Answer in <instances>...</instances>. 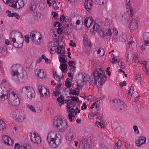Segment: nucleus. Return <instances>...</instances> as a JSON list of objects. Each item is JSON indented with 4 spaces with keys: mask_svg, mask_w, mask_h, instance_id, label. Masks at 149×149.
Listing matches in <instances>:
<instances>
[{
    "mask_svg": "<svg viewBox=\"0 0 149 149\" xmlns=\"http://www.w3.org/2000/svg\"><path fill=\"white\" fill-rule=\"evenodd\" d=\"M22 67L17 64L13 65L11 67V74L13 75L12 79L18 83H23L26 79L27 74L26 73H21L18 76V71L22 70Z\"/></svg>",
    "mask_w": 149,
    "mask_h": 149,
    "instance_id": "obj_1",
    "label": "nucleus"
},
{
    "mask_svg": "<svg viewBox=\"0 0 149 149\" xmlns=\"http://www.w3.org/2000/svg\"><path fill=\"white\" fill-rule=\"evenodd\" d=\"M99 71L97 70L94 71L93 74H92L91 77L90 78L89 83L91 85H93L94 84H96L97 82L100 83V85H102L104 83L106 80V77L102 72V71H101V69L100 68Z\"/></svg>",
    "mask_w": 149,
    "mask_h": 149,
    "instance_id": "obj_2",
    "label": "nucleus"
},
{
    "mask_svg": "<svg viewBox=\"0 0 149 149\" xmlns=\"http://www.w3.org/2000/svg\"><path fill=\"white\" fill-rule=\"evenodd\" d=\"M47 141L50 146L52 148H56L61 143V138L57 136L56 133L51 131L48 134Z\"/></svg>",
    "mask_w": 149,
    "mask_h": 149,
    "instance_id": "obj_3",
    "label": "nucleus"
},
{
    "mask_svg": "<svg viewBox=\"0 0 149 149\" xmlns=\"http://www.w3.org/2000/svg\"><path fill=\"white\" fill-rule=\"evenodd\" d=\"M8 103L14 106H18L20 103V100L17 94L11 88L9 89Z\"/></svg>",
    "mask_w": 149,
    "mask_h": 149,
    "instance_id": "obj_4",
    "label": "nucleus"
},
{
    "mask_svg": "<svg viewBox=\"0 0 149 149\" xmlns=\"http://www.w3.org/2000/svg\"><path fill=\"white\" fill-rule=\"evenodd\" d=\"M20 92L22 94H26V99L28 101H31L35 95L34 89L30 86L23 87Z\"/></svg>",
    "mask_w": 149,
    "mask_h": 149,
    "instance_id": "obj_5",
    "label": "nucleus"
},
{
    "mask_svg": "<svg viewBox=\"0 0 149 149\" xmlns=\"http://www.w3.org/2000/svg\"><path fill=\"white\" fill-rule=\"evenodd\" d=\"M30 36L32 42L35 45H39L41 43L42 41L41 36L39 32L36 31H33L30 33Z\"/></svg>",
    "mask_w": 149,
    "mask_h": 149,
    "instance_id": "obj_6",
    "label": "nucleus"
},
{
    "mask_svg": "<svg viewBox=\"0 0 149 149\" xmlns=\"http://www.w3.org/2000/svg\"><path fill=\"white\" fill-rule=\"evenodd\" d=\"M13 115L15 119L17 122H22L26 118L24 112L19 111L17 109L14 111Z\"/></svg>",
    "mask_w": 149,
    "mask_h": 149,
    "instance_id": "obj_7",
    "label": "nucleus"
},
{
    "mask_svg": "<svg viewBox=\"0 0 149 149\" xmlns=\"http://www.w3.org/2000/svg\"><path fill=\"white\" fill-rule=\"evenodd\" d=\"M22 37V34L19 32L16 31H12L10 34V39L13 43V45L16 47H19L17 45L16 43V39Z\"/></svg>",
    "mask_w": 149,
    "mask_h": 149,
    "instance_id": "obj_8",
    "label": "nucleus"
},
{
    "mask_svg": "<svg viewBox=\"0 0 149 149\" xmlns=\"http://www.w3.org/2000/svg\"><path fill=\"white\" fill-rule=\"evenodd\" d=\"M29 136L31 141L34 143H40L41 142V138L38 134L32 132L30 133Z\"/></svg>",
    "mask_w": 149,
    "mask_h": 149,
    "instance_id": "obj_9",
    "label": "nucleus"
},
{
    "mask_svg": "<svg viewBox=\"0 0 149 149\" xmlns=\"http://www.w3.org/2000/svg\"><path fill=\"white\" fill-rule=\"evenodd\" d=\"M39 91L40 94L42 97H48L49 96V90L44 86H40L38 87Z\"/></svg>",
    "mask_w": 149,
    "mask_h": 149,
    "instance_id": "obj_10",
    "label": "nucleus"
},
{
    "mask_svg": "<svg viewBox=\"0 0 149 149\" xmlns=\"http://www.w3.org/2000/svg\"><path fill=\"white\" fill-rule=\"evenodd\" d=\"M87 139H83L79 143L80 149H88L90 147V145L88 142Z\"/></svg>",
    "mask_w": 149,
    "mask_h": 149,
    "instance_id": "obj_11",
    "label": "nucleus"
},
{
    "mask_svg": "<svg viewBox=\"0 0 149 149\" xmlns=\"http://www.w3.org/2000/svg\"><path fill=\"white\" fill-rule=\"evenodd\" d=\"M61 118L62 117L61 116L55 118L53 122V125L54 127L58 128L63 121Z\"/></svg>",
    "mask_w": 149,
    "mask_h": 149,
    "instance_id": "obj_12",
    "label": "nucleus"
},
{
    "mask_svg": "<svg viewBox=\"0 0 149 149\" xmlns=\"http://www.w3.org/2000/svg\"><path fill=\"white\" fill-rule=\"evenodd\" d=\"M93 3L92 0H86L84 3V6L87 11H89L91 9Z\"/></svg>",
    "mask_w": 149,
    "mask_h": 149,
    "instance_id": "obj_13",
    "label": "nucleus"
},
{
    "mask_svg": "<svg viewBox=\"0 0 149 149\" xmlns=\"http://www.w3.org/2000/svg\"><path fill=\"white\" fill-rule=\"evenodd\" d=\"M129 25L131 29L134 30L136 29L138 26L137 20L136 19H132L131 20Z\"/></svg>",
    "mask_w": 149,
    "mask_h": 149,
    "instance_id": "obj_14",
    "label": "nucleus"
},
{
    "mask_svg": "<svg viewBox=\"0 0 149 149\" xmlns=\"http://www.w3.org/2000/svg\"><path fill=\"white\" fill-rule=\"evenodd\" d=\"M146 138L144 137H139L138 139L135 141L136 144L138 146H140L146 143Z\"/></svg>",
    "mask_w": 149,
    "mask_h": 149,
    "instance_id": "obj_15",
    "label": "nucleus"
},
{
    "mask_svg": "<svg viewBox=\"0 0 149 149\" xmlns=\"http://www.w3.org/2000/svg\"><path fill=\"white\" fill-rule=\"evenodd\" d=\"M35 74L40 79L45 78L46 77V74H44V71L42 69H36L35 70Z\"/></svg>",
    "mask_w": 149,
    "mask_h": 149,
    "instance_id": "obj_16",
    "label": "nucleus"
},
{
    "mask_svg": "<svg viewBox=\"0 0 149 149\" xmlns=\"http://www.w3.org/2000/svg\"><path fill=\"white\" fill-rule=\"evenodd\" d=\"M5 91L0 95V102H4L8 98V93L6 92L7 90L4 88Z\"/></svg>",
    "mask_w": 149,
    "mask_h": 149,
    "instance_id": "obj_17",
    "label": "nucleus"
},
{
    "mask_svg": "<svg viewBox=\"0 0 149 149\" xmlns=\"http://www.w3.org/2000/svg\"><path fill=\"white\" fill-rule=\"evenodd\" d=\"M18 0H6L5 3L8 4L9 6L16 7L17 6V3Z\"/></svg>",
    "mask_w": 149,
    "mask_h": 149,
    "instance_id": "obj_18",
    "label": "nucleus"
},
{
    "mask_svg": "<svg viewBox=\"0 0 149 149\" xmlns=\"http://www.w3.org/2000/svg\"><path fill=\"white\" fill-rule=\"evenodd\" d=\"M64 102L67 104V107L68 109L74 108L75 106V102H72L69 99L65 100Z\"/></svg>",
    "mask_w": 149,
    "mask_h": 149,
    "instance_id": "obj_19",
    "label": "nucleus"
},
{
    "mask_svg": "<svg viewBox=\"0 0 149 149\" xmlns=\"http://www.w3.org/2000/svg\"><path fill=\"white\" fill-rule=\"evenodd\" d=\"M2 139L5 144L9 146H12L13 145V143L12 141H10V143H9V141L11 140V138L7 135H4Z\"/></svg>",
    "mask_w": 149,
    "mask_h": 149,
    "instance_id": "obj_20",
    "label": "nucleus"
},
{
    "mask_svg": "<svg viewBox=\"0 0 149 149\" xmlns=\"http://www.w3.org/2000/svg\"><path fill=\"white\" fill-rule=\"evenodd\" d=\"M93 20L92 17L86 18L84 21L85 25L87 27H90L93 24Z\"/></svg>",
    "mask_w": 149,
    "mask_h": 149,
    "instance_id": "obj_21",
    "label": "nucleus"
},
{
    "mask_svg": "<svg viewBox=\"0 0 149 149\" xmlns=\"http://www.w3.org/2000/svg\"><path fill=\"white\" fill-rule=\"evenodd\" d=\"M68 127L66 122L64 121H63L61 124L58 128L59 131L61 132H63L67 129Z\"/></svg>",
    "mask_w": 149,
    "mask_h": 149,
    "instance_id": "obj_22",
    "label": "nucleus"
},
{
    "mask_svg": "<svg viewBox=\"0 0 149 149\" xmlns=\"http://www.w3.org/2000/svg\"><path fill=\"white\" fill-rule=\"evenodd\" d=\"M143 42L145 45L149 44V32H146L143 36Z\"/></svg>",
    "mask_w": 149,
    "mask_h": 149,
    "instance_id": "obj_23",
    "label": "nucleus"
},
{
    "mask_svg": "<svg viewBox=\"0 0 149 149\" xmlns=\"http://www.w3.org/2000/svg\"><path fill=\"white\" fill-rule=\"evenodd\" d=\"M122 102H123V101L118 99H114L113 100V105L117 109H119L121 105Z\"/></svg>",
    "mask_w": 149,
    "mask_h": 149,
    "instance_id": "obj_24",
    "label": "nucleus"
},
{
    "mask_svg": "<svg viewBox=\"0 0 149 149\" xmlns=\"http://www.w3.org/2000/svg\"><path fill=\"white\" fill-rule=\"evenodd\" d=\"M75 137V134L73 132H70L67 134L66 138L69 141L74 140Z\"/></svg>",
    "mask_w": 149,
    "mask_h": 149,
    "instance_id": "obj_25",
    "label": "nucleus"
},
{
    "mask_svg": "<svg viewBox=\"0 0 149 149\" xmlns=\"http://www.w3.org/2000/svg\"><path fill=\"white\" fill-rule=\"evenodd\" d=\"M36 7V3L33 1H32L30 6V10L31 11H34Z\"/></svg>",
    "mask_w": 149,
    "mask_h": 149,
    "instance_id": "obj_26",
    "label": "nucleus"
},
{
    "mask_svg": "<svg viewBox=\"0 0 149 149\" xmlns=\"http://www.w3.org/2000/svg\"><path fill=\"white\" fill-rule=\"evenodd\" d=\"M100 26L97 23H95L93 26V31L92 33V34L94 35L96 32H97L99 29Z\"/></svg>",
    "mask_w": 149,
    "mask_h": 149,
    "instance_id": "obj_27",
    "label": "nucleus"
},
{
    "mask_svg": "<svg viewBox=\"0 0 149 149\" xmlns=\"http://www.w3.org/2000/svg\"><path fill=\"white\" fill-rule=\"evenodd\" d=\"M6 128V124L2 120H0V130H5Z\"/></svg>",
    "mask_w": 149,
    "mask_h": 149,
    "instance_id": "obj_28",
    "label": "nucleus"
},
{
    "mask_svg": "<svg viewBox=\"0 0 149 149\" xmlns=\"http://www.w3.org/2000/svg\"><path fill=\"white\" fill-rule=\"evenodd\" d=\"M84 43L86 46H88L90 47L91 46V42L88 41L87 38L85 37L84 36Z\"/></svg>",
    "mask_w": 149,
    "mask_h": 149,
    "instance_id": "obj_29",
    "label": "nucleus"
},
{
    "mask_svg": "<svg viewBox=\"0 0 149 149\" xmlns=\"http://www.w3.org/2000/svg\"><path fill=\"white\" fill-rule=\"evenodd\" d=\"M27 107L31 111L34 113H36V107L37 110H39V109H37V107L36 106V107H35L32 105H28L27 106Z\"/></svg>",
    "mask_w": 149,
    "mask_h": 149,
    "instance_id": "obj_30",
    "label": "nucleus"
},
{
    "mask_svg": "<svg viewBox=\"0 0 149 149\" xmlns=\"http://www.w3.org/2000/svg\"><path fill=\"white\" fill-rule=\"evenodd\" d=\"M121 105L118 109H119L120 111H123L127 110V106L126 104H124L123 102H122Z\"/></svg>",
    "mask_w": 149,
    "mask_h": 149,
    "instance_id": "obj_31",
    "label": "nucleus"
},
{
    "mask_svg": "<svg viewBox=\"0 0 149 149\" xmlns=\"http://www.w3.org/2000/svg\"><path fill=\"white\" fill-rule=\"evenodd\" d=\"M8 16L9 17H15L16 19H19V15L16 13H12L11 14H8Z\"/></svg>",
    "mask_w": 149,
    "mask_h": 149,
    "instance_id": "obj_32",
    "label": "nucleus"
},
{
    "mask_svg": "<svg viewBox=\"0 0 149 149\" xmlns=\"http://www.w3.org/2000/svg\"><path fill=\"white\" fill-rule=\"evenodd\" d=\"M121 145V141L120 140L118 141L114 146V149H120Z\"/></svg>",
    "mask_w": 149,
    "mask_h": 149,
    "instance_id": "obj_33",
    "label": "nucleus"
},
{
    "mask_svg": "<svg viewBox=\"0 0 149 149\" xmlns=\"http://www.w3.org/2000/svg\"><path fill=\"white\" fill-rule=\"evenodd\" d=\"M53 76L55 79L58 81H59L60 80V78L59 76L58 75L56 72L54 71H53Z\"/></svg>",
    "mask_w": 149,
    "mask_h": 149,
    "instance_id": "obj_34",
    "label": "nucleus"
},
{
    "mask_svg": "<svg viewBox=\"0 0 149 149\" xmlns=\"http://www.w3.org/2000/svg\"><path fill=\"white\" fill-rule=\"evenodd\" d=\"M57 100L58 102L60 103H61V104H64V103H65L64 101L65 102V100L63 98V97L62 95L57 98Z\"/></svg>",
    "mask_w": 149,
    "mask_h": 149,
    "instance_id": "obj_35",
    "label": "nucleus"
},
{
    "mask_svg": "<svg viewBox=\"0 0 149 149\" xmlns=\"http://www.w3.org/2000/svg\"><path fill=\"white\" fill-rule=\"evenodd\" d=\"M70 97L71 98V100L72 102H76L77 103H78L79 102V100L78 97L71 96Z\"/></svg>",
    "mask_w": 149,
    "mask_h": 149,
    "instance_id": "obj_36",
    "label": "nucleus"
},
{
    "mask_svg": "<svg viewBox=\"0 0 149 149\" xmlns=\"http://www.w3.org/2000/svg\"><path fill=\"white\" fill-rule=\"evenodd\" d=\"M68 65L66 64L63 63L60 65V68L61 70H67Z\"/></svg>",
    "mask_w": 149,
    "mask_h": 149,
    "instance_id": "obj_37",
    "label": "nucleus"
},
{
    "mask_svg": "<svg viewBox=\"0 0 149 149\" xmlns=\"http://www.w3.org/2000/svg\"><path fill=\"white\" fill-rule=\"evenodd\" d=\"M118 63L120 68L123 69L125 67V64L124 63L122 62L121 61H118Z\"/></svg>",
    "mask_w": 149,
    "mask_h": 149,
    "instance_id": "obj_38",
    "label": "nucleus"
},
{
    "mask_svg": "<svg viewBox=\"0 0 149 149\" xmlns=\"http://www.w3.org/2000/svg\"><path fill=\"white\" fill-rule=\"evenodd\" d=\"M83 79L85 81H89L90 79L89 76L88 75L84 74L83 76Z\"/></svg>",
    "mask_w": 149,
    "mask_h": 149,
    "instance_id": "obj_39",
    "label": "nucleus"
},
{
    "mask_svg": "<svg viewBox=\"0 0 149 149\" xmlns=\"http://www.w3.org/2000/svg\"><path fill=\"white\" fill-rule=\"evenodd\" d=\"M18 4L19 5V8H22L24 6V2L23 0H20V1L18 2H18L17 3V5Z\"/></svg>",
    "mask_w": 149,
    "mask_h": 149,
    "instance_id": "obj_40",
    "label": "nucleus"
},
{
    "mask_svg": "<svg viewBox=\"0 0 149 149\" xmlns=\"http://www.w3.org/2000/svg\"><path fill=\"white\" fill-rule=\"evenodd\" d=\"M70 91V92L71 94L73 95H78L79 94V91H77L76 90H74L72 91L71 92V91Z\"/></svg>",
    "mask_w": 149,
    "mask_h": 149,
    "instance_id": "obj_41",
    "label": "nucleus"
},
{
    "mask_svg": "<svg viewBox=\"0 0 149 149\" xmlns=\"http://www.w3.org/2000/svg\"><path fill=\"white\" fill-rule=\"evenodd\" d=\"M142 69L146 74L147 75L149 74V71L148 70L146 66L142 67Z\"/></svg>",
    "mask_w": 149,
    "mask_h": 149,
    "instance_id": "obj_42",
    "label": "nucleus"
},
{
    "mask_svg": "<svg viewBox=\"0 0 149 149\" xmlns=\"http://www.w3.org/2000/svg\"><path fill=\"white\" fill-rule=\"evenodd\" d=\"M135 79L138 80L139 82L141 81V75L139 74H136L135 76Z\"/></svg>",
    "mask_w": 149,
    "mask_h": 149,
    "instance_id": "obj_43",
    "label": "nucleus"
},
{
    "mask_svg": "<svg viewBox=\"0 0 149 149\" xmlns=\"http://www.w3.org/2000/svg\"><path fill=\"white\" fill-rule=\"evenodd\" d=\"M69 110L68 111L70 115H72L75 112V110L73 108H70L69 109H68Z\"/></svg>",
    "mask_w": 149,
    "mask_h": 149,
    "instance_id": "obj_44",
    "label": "nucleus"
},
{
    "mask_svg": "<svg viewBox=\"0 0 149 149\" xmlns=\"http://www.w3.org/2000/svg\"><path fill=\"white\" fill-rule=\"evenodd\" d=\"M59 61L60 62L62 63H65L67 62V60L65 59L63 57H61L59 58Z\"/></svg>",
    "mask_w": 149,
    "mask_h": 149,
    "instance_id": "obj_45",
    "label": "nucleus"
},
{
    "mask_svg": "<svg viewBox=\"0 0 149 149\" xmlns=\"http://www.w3.org/2000/svg\"><path fill=\"white\" fill-rule=\"evenodd\" d=\"M95 125L98 127L104 128V125L102 123L98 121H97L96 122Z\"/></svg>",
    "mask_w": 149,
    "mask_h": 149,
    "instance_id": "obj_46",
    "label": "nucleus"
},
{
    "mask_svg": "<svg viewBox=\"0 0 149 149\" xmlns=\"http://www.w3.org/2000/svg\"><path fill=\"white\" fill-rule=\"evenodd\" d=\"M71 82L68 80H67L65 81V85L67 88H70L71 87Z\"/></svg>",
    "mask_w": 149,
    "mask_h": 149,
    "instance_id": "obj_47",
    "label": "nucleus"
},
{
    "mask_svg": "<svg viewBox=\"0 0 149 149\" xmlns=\"http://www.w3.org/2000/svg\"><path fill=\"white\" fill-rule=\"evenodd\" d=\"M133 128L135 133L137 134H139V131L138 130V128L137 126H134Z\"/></svg>",
    "mask_w": 149,
    "mask_h": 149,
    "instance_id": "obj_48",
    "label": "nucleus"
},
{
    "mask_svg": "<svg viewBox=\"0 0 149 149\" xmlns=\"http://www.w3.org/2000/svg\"><path fill=\"white\" fill-rule=\"evenodd\" d=\"M25 42L27 43H29V36L28 35H26L25 36Z\"/></svg>",
    "mask_w": 149,
    "mask_h": 149,
    "instance_id": "obj_49",
    "label": "nucleus"
},
{
    "mask_svg": "<svg viewBox=\"0 0 149 149\" xmlns=\"http://www.w3.org/2000/svg\"><path fill=\"white\" fill-rule=\"evenodd\" d=\"M63 46L61 45L59 47H57V49L58 52V54H59V53H60L61 51V48Z\"/></svg>",
    "mask_w": 149,
    "mask_h": 149,
    "instance_id": "obj_50",
    "label": "nucleus"
},
{
    "mask_svg": "<svg viewBox=\"0 0 149 149\" xmlns=\"http://www.w3.org/2000/svg\"><path fill=\"white\" fill-rule=\"evenodd\" d=\"M128 7L130 9V16H131V17H132V16H133V13H134L133 10H132V7H130H130L129 6H128Z\"/></svg>",
    "mask_w": 149,
    "mask_h": 149,
    "instance_id": "obj_51",
    "label": "nucleus"
},
{
    "mask_svg": "<svg viewBox=\"0 0 149 149\" xmlns=\"http://www.w3.org/2000/svg\"><path fill=\"white\" fill-rule=\"evenodd\" d=\"M113 34L114 35L116 36L118 34V31L116 28H114L113 32Z\"/></svg>",
    "mask_w": 149,
    "mask_h": 149,
    "instance_id": "obj_52",
    "label": "nucleus"
},
{
    "mask_svg": "<svg viewBox=\"0 0 149 149\" xmlns=\"http://www.w3.org/2000/svg\"><path fill=\"white\" fill-rule=\"evenodd\" d=\"M57 32L58 34H62V33L63 31V30L61 28L58 27L57 29Z\"/></svg>",
    "mask_w": 149,
    "mask_h": 149,
    "instance_id": "obj_53",
    "label": "nucleus"
},
{
    "mask_svg": "<svg viewBox=\"0 0 149 149\" xmlns=\"http://www.w3.org/2000/svg\"><path fill=\"white\" fill-rule=\"evenodd\" d=\"M106 34L107 35L111 36L112 34V32L111 30L110 29L108 30L107 32H106Z\"/></svg>",
    "mask_w": 149,
    "mask_h": 149,
    "instance_id": "obj_54",
    "label": "nucleus"
},
{
    "mask_svg": "<svg viewBox=\"0 0 149 149\" xmlns=\"http://www.w3.org/2000/svg\"><path fill=\"white\" fill-rule=\"evenodd\" d=\"M97 119L99 120L100 121H102V116L101 114H99L97 117Z\"/></svg>",
    "mask_w": 149,
    "mask_h": 149,
    "instance_id": "obj_55",
    "label": "nucleus"
},
{
    "mask_svg": "<svg viewBox=\"0 0 149 149\" xmlns=\"http://www.w3.org/2000/svg\"><path fill=\"white\" fill-rule=\"evenodd\" d=\"M126 84V81H123V82L120 83L119 84V85L120 86L123 87V86H125Z\"/></svg>",
    "mask_w": 149,
    "mask_h": 149,
    "instance_id": "obj_56",
    "label": "nucleus"
},
{
    "mask_svg": "<svg viewBox=\"0 0 149 149\" xmlns=\"http://www.w3.org/2000/svg\"><path fill=\"white\" fill-rule=\"evenodd\" d=\"M132 96V94H130V93H127L126 95V97L127 98H128V99H130Z\"/></svg>",
    "mask_w": 149,
    "mask_h": 149,
    "instance_id": "obj_57",
    "label": "nucleus"
},
{
    "mask_svg": "<svg viewBox=\"0 0 149 149\" xmlns=\"http://www.w3.org/2000/svg\"><path fill=\"white\" fill-rule=\"evenodd\" d=\"M121 21L123 23L125 22H127V20H126L125 17L123 15L122 16Z\"/></svg>",
    "mask_w": 149,
    "mask_h": 149,
    "instance_id": "obj_58",
    "label": "nucleus"
},
{
    "mask_svg": "<svg viewBox=\"0 0 149 149\" xmlns=\"http://www.w3.org/2000/svg\"><path fill=\"white\" fill-rule=\"evenodd\" d=\"M99 33L100 36H102L103 37H104L105 36L104 32L102 30L100 31Z\"/></svg>",
    "mask_w": 149,
    "mask_h": 149,
    "instance_id": "obj_59",
    "label": "nucleus"
},
{
    "mask_svg": "<svg viewBox=\"0 0 149 149\" xmlns=\"http://www.w3.org/2000/svg\"><path fill=\"white\" fill-rule=\"evenodd\" d=\"M110 69V68L109 67H108L106 69L107 71L106 72H107V74L108 75L110 76L111 75V72L109 70Z\"/></svg>",
    "mask_w": 149,
    "mask_h": 149,
    "instance_id": "obj_60",
    "label": "nucleus"
},
{
    "mask_svg": "<svg viewBox=\"0 0 149 149\" xmlns=\"http://www.w3.org/2000/svg\"><path fill=\"white\" fill-rule=\"evenodd\" d=\"M20 145L17 143L15 144V145L14 148L15 149H18L20 148Z\"/></svg>",
    "mask_w": 149,
    "mask_h": 149,
    "instance_id": "obj_61",
    "label": "nucleus"
},
{
    "mask_svg": "<svg viewBox=\"0 0 149 149\" xmlns=\"http://www.w3.org/2000/svg\"><path fill=\"white\" fill-rule=\"evenodd\" d=\"M99 149H107V148L105 145L102 144L100 146Z\"/></svg>",
    "mask_w": 149,
    "mask_h": 149,
    "instance_id": "obj_62",
    "label": "nucleus"
},
{
    "mask_svg": "<svg viewBox=\"0 0 149 149\" xmlns=\"http://www.w3.org/2000/svg\"><path fill=\"white\" fill-rule=\"evenodd\" d=\"M134 91V87L133 86H131L130 87V89H129L128 91V93H131L132 91Z\"/></svg>",
    "mask_w": 149,
    "mask_h": 149,
    "instance_id": "obj_63",
    "label": "nucleus"
},
{
    "mask_svg": "<svg viewBox=\"0 0 149 149\" xmlns=\"http://www.w3.org/2000/svg\"><path fill=\"white\" fill-rule=\"evenodd\" d=\"M60 20L62 22H64L65 19V17L64 15H62L60 17Z\"/></svg>",
    "mask_w": 149,
    "mask_h": 149,
    "instance_id": "obj_64",
    "label": "nucleus"
}]
</instances>
